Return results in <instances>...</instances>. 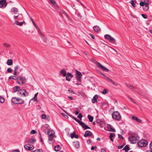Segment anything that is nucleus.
Segmentation results:
<instances>
[{"mask_svg": "<svg viewBox=\"0 0 152 152\" xmlns=\"http://www.w3.org/2000/svg\"><path fill=\"white\" fill-rule=\"evenodd\" d=\"M11 101L12 103L17 104H22L24 103V101L22 99L16 97L12 98Z\"/></svg>", "mask_w": 152, "mask_h": 152, "instance_id": "1", "label": "nucleus"}, {"mask_svg": "<svg viewBox=\"0 0 152 152\" xmlns=\"http://www.w3.org/2000/svg\"><path fill=\"white\" fill-rule=\"evenodd\" d=\"M104 37L105 38L108 39L111 43L114 45H116L117 44V43L115 39L112 37L109 34H105L104 35Z\"/></svg>", "mask_w": 152, "mask_h": 152, "instance_id": "2", "label": "nucleus"}, {"mask_svg": "<svg viewBox=\"0 0 152 152\" xmlns=\"http://www.w3.org/2000/svg\"><path fill=\"white\" fill-rule=\"evenodd\" d=\"M17 82L18 84L20 85H22L26 82V79L25 77L22 76H19L16 78Z\"/></svg>", "mask_w": 152, "mask_h": 152, "instance_id": "3", "label": "nucleus"}, {"mask_svg": "<svg viewBox=\"0 0 152 152\" xmlns=\"http://www.w3.org/2000/svg\"><path fill=\"white\" fill-rule=\"evenodd\" d=\"M112 117L113 118L117 121H119L121 119V116L118 111L113 112L112 114Z\"/></svg>", "mask_w": 152, "mask_h": 152, "instance_id": "4", "label": "nucleus"}, {"mask_svg": "<svg viewBox=\"0 0 152 152\" xmlns=\"http://www.w3.org/2000/svg\"><path fill=\"white\" fill-rule=\"evenodd\" d=\"M129 139L131 143L134 144L138 141L139 137L132 135L129 137Z\"/></svg>", "mask_w": 152, "mask_h": 152, "instance_id": "5", "label": "nucleus"}, {"mask_svg": "<svg viewBox=\"0 0 152 152\" xmlns=\"http://www.w3.org/2000/svg\"><path fill=\"white\" fill-rule=\"evenodd\" d=\"M137 144L140 147H145L148 145V141L145 140H142L138 142Z\"/></svg>", "mask_w": 152, "mask_h": 152, "instance_id": "6", "label": "nucleus"}, {"mask_svg": "<svg viewBox=\"0 0 152 152\" xmlns=\"http://www.w3.org/2000/svg\"><path fill=\"white\" fill-rule=\"evenodd\" d=\"M45 131H48L47 134L48 136L49 140L52 141L53 139V138L54 136V132H50V131H49L48 129H45Z\"/></svg>", "mask_w": 152, "mask_h": 152, "instance_id": "7", "label": "nucleus"}, {"mask_svg": "<svg viewBox=\"0 0 152 152\" xmlns=\"http://www.w3.org/2000/svg\"><path fill=\"white\" fill-rule=\"evenodd\" d=\"M18 94L20 96H23L26 97L28 95V92L26 90L23 89H20Z\"/></svg>", "mask_w": 152, "mask_h": 152, "instance_id": "8", "label": "nucleus"}, {"mask_svg": "<svg viewBox=\"0 0 152 152\" xmlns=\"http://www.w3.org/2000/svg\"><path fill=\"white\" fill-rule=\"evenodd\" d=\"M96 65L98 67L106 72H107L109 71V70L108 69L104 67L100 63L98 62H96Z\"/></svg>", "mask_w": 152, "mask_h": 152, "instance_id": "9", "label": "nucleus"}, {"mask_svg": "<svg viewBox=\"0 0 152 152\" xmlns=\"http://www.w3.org/2000/svg\"><path fill=\"white\" fill-rule=\"evenodd\" d=\"M14 19L15 21H20L22 20L23 19V15L21 14H19L18 15L14 16Z\"/></svg>", "mask_w": 152, "mask_h": 152, "instance_id": "10", "label": "nucleus"}, {"mask_svg": "<svg viewBox=\"0 0 152 152\" xmlns=\"http://www.w3.org/2000/svg\"><path fill=\"white\" fill-rule=\"evenodd\" d=\"M79 124L85 130H86L87 129H91L90 127L86 125L82 121H81Z\"/></svg>", "mask_w": 152, "mask_h": 152, "instance_id": "11", "label": "nucleus"}, {"mask_svg": "<svg viewBox=\"0 0 152 152\" xmlns=\"http://www.w3.org/2000/svg\"><path fill=\"white\" fill-rule=\"evenodd\" d=\"M7 5L6 0H0V7H5Z\"/></svg>", "mask_w": 152, "mask_h": 152, "instance_id": "12", "label": "nucleus"}, {"mask_svg": "<svg viewBox=\"0 0 152 152\" xmlns=\"http://www.w3.org/2000/svg\"><path fill=\"white\" fill-rule=\"evenodd\" d=\"M66 80L68 81H69L73 77L72 74L69 72L67 73V75L66 74Z\"/></svg>", "mask_w": 152, "mask_h": 152, "instance_id": "13", "label": "nucleus"}, {"mask_svg": "<svg viewBox=\"0 0 152 152\" xmlns=\"http://www.w3.org/2000/svg\"><path fill=\"white\" fill-rule=\"evenodd\" d=\"M24 148L27 150L31 151L33 149L34 147L32 145L30 144H27L24 146Z\"/></svg>", "mask_w": 152, "mask_h": 152, "instance_id": "14", "label": "nucleus"}, {"mask_svg": "<svg viewBox=\"0 0 152 152\" xmlns=\"http://www.w3.org/2000/svg\"><path fill=\"white\" fill-rule=\"evenodd\" d=\"M92 133L91 132L89 131H86L84 135V136L86 137L88 136H92Z\"/></svg>", "mask_w": 152, "mask_h": 152, "instance_id": "15", "label": "nucleus"}, {"mask_svg": "<svg viewBox=\"0 0 152 152\" xmlns=\"http://www.w3.org/2000/svg\"><path fill=\"white\" fill-rule=\"evenodd\" d=\"M19 21H15L14 22V24H16V25L21 26L23 25V24H26V23L24 21H23L22 22H20Z\"/></svg>", "mask_w": 152, "mask_h": 152, "instance_id": "16", "label": "nucleus"}, {"mask_svg": "<svg viewBox=\"0 0 152 152\" xmlns=\"http://www.w3.org/2000/svg\"><path fill=\"white\" fill-rule=\"evenodd\" d=\"M93 28L94 29V31L96 32H98L100 31V28L98 26H94L93 27Z\"/></svg>", "mask_w": 152, "mask_h": 152, "instance_id": "17", "label": "nucleus"}, {"mask_svg": "<svg viewBox=\"0 0 152 152\" xmlns=\"http://www.w3.org/2000/svg\"><path fill=\"white\" fill-rule=\"evenodd\" d=\"M11 11L14 14H16L18 12V9L15 7H12L11 9Z\"/></svg>", "mask_w": 152, "mask_h": 152, "instance_id": "18", "label": "nucleus"}, {"mask_svg": "<svg viewBox=\"0 0 152 152\" xmlns=\"http://www.w3.org/2000/svg\"><path fill=\"white\" fill-rule=\"evenodd\" d=\"M132 119L133 120H135L137 122L141 123V121L140 119L134 116H132Z\"/></svg>", "mask_w": 152, "mask_h": 152, "instance_id": "19", "label": "nucleus"}, {"mask_svg": "<svg viewBox=\"0 0 152 152\" xmlns=\"http://www.w3.org/2000/svg\"><path fill=\"white\" fill-rule=\"evenodd\" d=\"M60 74L62 75V76L64 77L66 75V71L64 69H63L60 71Z\"/></svg>", "mask_w": 152, "mask_h": 152, "instance_id": "20", "label": "nucleus"}, {"mask_svg": "<svg viewBox=\"0 0 152 152\" xmlns=\"http://www.w3.org/2000/svg\"><path fill=\"white\" fill-rule=\"evenodd\" d=\"M98 97V96L97 95H95L94 96L93 98L92 99V102L93 103H94L97 102V99Z\"/></svg>", "mask_w": 152, "mask_h": 152, "instance_id": "21", "label": "nucleus"}, {"mask_svg": "<svg viewBox=\"0 0 152 152\" xmlns=\"http://www.w3.org/2000/svg\"><path fill=\"white\" fill-rule=\"evenodd\" d=\"M20 88L18 86H15L13 87V89L14 92H19V91L20 90Z\"/></svg>", "mask_w": 152, "mask_h": 152, "instance_id": "22", "label": "nucleus"}, {"mask_svg": "<svg viewBox=\"0 0 152 152\" xmlns=\"http://www.w3.org/2000/svg\"><path fill=\"white\" fill-rule=\"evenodd\" d=\"M68 115H69L70 116L72 117V118L75 120L79 124H80V122L81 121L79 120L78 119H77L76 117L73 116L72 115H70L67 113H66Z\"/></svg>", "mask_w": 152, "mask_h": 152, "instance_id": "23", "label": "nucleus"}, {"mask_svg": "<svg viewBox=\"0 0 152 152\" xmlns=\"http://www.w3.org/2000/svg\"><path fill=\"white\" fill-rule=\"evenodd\" d=\"M74 145L75 147L76 148H78L79 147V142L78 141H75L74 142Z\"/></svg>", "mask_w": 152, "mask_h": 152, "instance_id": "24", "label": "nucleus"}, {"mask_svg": "<svg viewBox=\"0 0 152 152\" xmlns=\"http://www.w3.org/2000/svg\"><path fill=\"white\" fill-rule=\"evenodd\" d=\"M13 61L12 59H9L7 62V65L9 66H11L13 64Z\"/></svg>", "mask_w": 152, "mask_h": 152, "instance_id": "25", "label": "nucleus"}, {"mask_svg": "<svg viewBox=\"0 0 152 152\" xmlns=\"http://www.w3.org/2000/svg\"><path fill=\"white\" fill-rule=\"evenodd\" d=\"M42 118L43 119H45L47 120L48 121H49L50 119V118L49 117H47L46 116L45 114H42Z\"/></svg>", "mask_w": 152, "mask_h": 152, "instance_id": "26", "label": "nucleus"}, {"mask_svg": "<svg viewBox=\"0 0 152 152\" xmlns=\"http://www.w3.org/2000/svg\"><path fill=\"white\" fill-rule=\"evenodd\" d=\"M145 7H144L143 8V10L145 11H147L149 8V4H145Z\"/></svg>", "mask_w": 152, "mask_h": 152, "instance_id": "27", "label": "nucleus"}, {"mask_svg": "<svg viewBox=\"0 0 152 152\" xmlns=\"http://www.w3.org/2000/svg\"><path fill=\"white\" fill-rule=\"evenodd\" d=\"M126 85L128 87L132 90H134V86L131 85L127 83H125Z\"/></svg>", "mask_w": 152, "mask_h": 152, "instance_id": "28", "label": "nucleus"}, {"mask_svg": "<svg viewBox=\"0 0 152 152\" xmlns=\"http://www.w3.org/2000/svg\"><path fill=\"white\" fill-rule=\"evenodd\" d=\"M36 141V140L34 139H29L28 141V143H34Z\"/></svg>", "mask_w": 152, "mask_h": 152, "instance_id": "29", "label": "nucleus"}, {"mask_svg": "<svg viewBox=\"0 0 152 152\" xmlns=\"http://www.w3.org/2000/svg\"><path fill=\"white\" fill-rule=\"evenodd\" d=\"M108 128H109V131H110L113 132H115V129H114L112 127V126H111L110 125H109V126L108 127Z\"/></svg>", "mask_w": 152, "mask_h": 152, "instance_id": "30", "label": "nucleus"}, {"mask_svg": "<svg viewBox=\"0 0 152 152\" xmlns=\"http://www.w3.org/2000/svg\"><path fill=\"white\" fill-rule=\"evenodd\" d=\"M42 39V40L45 42H46L47 38L42 33H41Z\"/></svg>", "mask_w": 152, "mask_h": 152, "instance_id": "31", "label": "nucleus"}, {"mask_svg": "<svg viewBox=\"0 0 152 152\" xmlns=\"http://www.w3.org/2000/svg\"><path fill=\"white\" fill-rule=\"evenodd\" d=\"M61 149V147L60 145H57L54 148V150L56 151H59Z\"/></svg>", "mask_w": 152, "mask_h": 152, "instance_id": "32", "label": "nucleus"}, {"mask_svg": "<svg viewBox=\"0 0 152 152\" xmlns=\"http://www.w3.org/2000/svg\"><path fill=\"white\" fill-rule=\"evenodd\" d=\"M88 118L89 121L90 122H92L93 119L94 117H93L91 116V115H88Z\"/></svg>", "mask_w": 152, "mask_h": 152, "instance_id": "33", "label": "nucleus"}, {"mask_svg": "<svg viewBox=\"0 0 152 152\" xmlns=\"http://www.w3.org/2000/svg\"><path fill=\"white\" fill-rule=\"evenodd\" d=\"M129 148L128 145H126L123 149V150H124L126 152H128L129 150Z\"/></svg>", "mask_w": 152, "mask_h": 152, "instance_id": "34", "label": "nucleus"}, {"mask_svg": "<svg viewBox=\"0 0 152 152\" xmlns=\"http://www.w3.org/2000/svg\"><path fill=\"white\" fill-rule=\"evenodd\" d=\"M75 71L76 72V76H82V74L80 72L78 71L76 69L75 70Z\"/></svg>", "mask_w": 152, "mask_h": 152, "instance_id": "35", "label": "nucleus"}, {"mask_svg": "<svg viewBox=\"0 0 152 152\" xmlns=\"http://www.w3.org/2000/svg\"><path fill=\"white\" fill-rule=\"evenodd\" d=\"M115 135V134L114 133H111L110 134V139L111 140V141H113V137Z\"/></svg>", "mask_w": 152, "mask_h": 152, "instance_id": "36", "label": "nucleus"}, {"mask_svg": "<svg viewBox=\"0 0 152 152\" xmlns=\"http://www.w3.org/2000/svg\"><path fill=\"white\" fill-rule=\"evenodd\" d=\"M50 1L52 4H53L54 6L56 7H58V5L56 1L54 0H50Z\"/></svg>", "mask_w": 152, "mask_h": 152, "instance_id": "37", "label": "nucleus"}, {"mask_svg": "<svg viewBox=\"0 0 152 152\" xmlns=\"http://www.w3.org/2000/svg\"><path fill=\"white\" fill-rule=\"evenodd\" d=\"M130 3L134 7H136V5L134 4V1L133 0H131L130 1Z\"/></svg>", "mask_w": 152, "mask_h": 152, "instance_id": "38", "label": "nucleus"}, {"mask_svg": "<svg viewBox=\"0 0 152 152\" xmlns=\"http://www.w3.org/2000/svg\"><path fill=\"white\" fill-rule=\"evenodd\" d=\"M76 79L77 80L79 81H81V77L82 76H76Z\"/></svg>", "mask_w": 152, "mask_h": 152, "instance_id": "39", "label": "nucleus"}, {"mask_svg": "<svg viewBox=\"0 0 152 152\" xmlns=\"http://www.w3.org/2000/svg\"><path fill=\"white\" fill-rule=\"evenodd\" d=\"M3 45L7 48H9L10 47V45L8 43H3Z\"/></svg>", "mask_w": 152, "mask_h": 152, "instance_id": "40", "label": "nucleus"}, {"mask_svg": "<svg viewBox=\"0 0 152 152\" xmlns=\"http://www.w3.org/2000/svg\"><path fill=\"white\" fill-rule=\"evenodd\" d=\"M7 71L8 73H11L12 72V69L11 68H9L7 69Z\"/></svg>", "mask_w": 152, "mask_h": 152, "instance_id": "41", "label": "nucleus"}, {"mask_svg": "<svg viewBox=\"0 0 152 152\" xmlns=\"http://www.w3.org/2000/svg\"><path fill=\"white\" fill-rule=\"evenodd\" d=\"M16 78H17L15 76H11L9 77V79H13L14 80H16Z\"/></svg>", "mask_w": 152, "mask_h": 152, "instance_id": "42", "label": "nucleus"}, {"mask_svg": "<svg viewBox=\"0 0 152 152\" xmlns=\"http://www.w3.org/2000/svg\"><path fill=\"white\" fill-rule=\"evenodd\" d=\"M75 132L74 131L73 133L70 134L71 137L72 138H74V135H75Z\"/></svg>", "mask_w": 152, "mask_h": 152, "instance_id": "43", "label": "nucleus"}, {"mask_svg": "<svg viewBox=\"0 0 152 152\" xmlns=\"http://www.w3.org/2000/svg\"><path fill=\"white\" fill-rule=\"evenodd\" d=\"M108 93L107 91L105 89L103 90V91L102 92V93L103 94H105Z\"/></svg>", "mask_w": 152, "mask_h": 152, "instance_id": "44", "label": "nucleus"}, {"mask_svg": "<svg viewBox=\"0 0 152 152\" xmlns=\"http://www.w3.org/2000/svg\"><path fill=\"white\" fill-rule=\"evenodd\" d=\"M4 102V99L3 98L1 97L0 98V102L1 103H3V102Z\"/></svg>", "mask_w": 152, "mask_h": 152, "instance_id": "45", "label": "nucleus"}, {"mask_svg": "<svg viewBox=\"0 0 152 152\" xmlns=\"http://www.w3.org/2000/svg\"><path fill=\"white\" fill-rule=\"evenodd\" d=\"M19 67L20 66L18 65L15 66L14 67V71H17V70Z\"/></svg>", "mask_w": 152, "mask_h": 152, "instance_id": "46", "label": "nucleus"}, {"mask_svg": "<svg viewBox=\"0 0 152 152\" xmlns=\"http://www.w3.org/2000/svg\"><path fill=\"white\" fill-rule=\"evenodd\" d=\"M31 100H32L34 101H36L37 102H38V100H37V98H36L35 97H34L32 99H31Z\"/></svg>", "mask_w": 152, "mask_h": 152, "instance_id": "47", "label": "nucleus"}, {"mask_svg": "<svg viewBox=\"0 0 152 152\" xmlns=\"http://www.w3.org/2000/svg\"><path fill=\"white\" fill-rule=\"evenodd\" d=\"M83 116L81 113H80L79 115L77 116V118H79L81 120H82V118Z\"/></svg>", "mask_w": 152, "mask_h": 152, "instance_id": "48", "label": "nucleus"}, {"mask_svg": "<svg viewBox=\"0 0 152 152\" xmlns=\"http://www.w3.org/2000/svg\"><path fill=\"white\" fill-rule=\"evenodd\" d=\"M150 0H144V2L145 4H149Z\"/></svg>", "mask_w": 152, "mask_h": 152, "instance_id": "49", "label": "nucleus"}, {"mask_svg": "<svg viewBox=\"0 0 152 152\" xmlns=\"http://www.w3.org/2000/svg\"><path fill=\"white\" fill-rule=\"evenodd\" d=\"M36 131L34 130H33L31 131V134H35L36 133Z\"/></svg>", "mask_w": 152, "mask_h": 152, "instance_id": "50", "label": "nucleus"}, {"mask_svg": "<svg viewBox=\"0 0 152 152\" xmlns=\"http://www.w3.org/2000/svg\"><path fill=\"white\" fill-rule=\"evenodd\" d=\"M145 4V3L144 1H141L140 3V6H143Z\"/></svg>", "mask_w": 152, "mask_h": 152, "instance_id": "51", "label": "nucleus"}, {"mask_svg": "<svg viewBox=\"0 0 152 152\" xmlns=\"http://www.w3.org/2000/svg\"><path fill=\"white\" fill-rule=\"evenodd\" d=\"M141 15L142 17L144 19H146L147 18V16L146 15L144 14H141Z\"/></svg>", "mask_w": 152, "mask_h": 152, "instance_id": "52", "label": "nucleus"}, {"mask_svg": "<svg viewBox=\"0 0 152 152\" xmlns=\"http://www.w3.org/2000/svg\"><path fill=\"white\" fill-rule=\"evenodd\" d=\"M36 152H43V151L41 149H38L35 150Z\"/></svg>", "mask_w": 152, "mask_h": 152, "instance_id": "53", "label": "nucleus"}, {"mask_svg": "<svg viewBox=\"0 0 152 152\" xmlns=\"http://www.w3.org/2000/svg\"><path fill=\"white\" fill-rule=\"evenodd\" d=\"M68 91L70 92L71 93L73 94H75V93L74 92V91L72 90H71L70 89H69L68 90Z\"/></svg>", "mask_w": 152, "mask_h": 152, "instance_id": "54", "label": "nucleus"}, {"mask_svg": "<svg viewBox=\"0 0 152 152\" xmlns=\"http://www.w3.org/2000/svg\"><path fill=\"white\" fill-rule=\"evenodd\" d=\"M128 98L131 100V101L134 103H136V102L134 101V99H132L131 97H128Z\"/></svg>", "mask_w": 152, "mask_h": 152, "instance_id": "55", "label": "nucleus"}, {"mask_svg": "<svg viewBox=\"0 0 152 152\" xmlns=\"http://www.w3.org/2000/svg\"><path fill=\"white\" fill-rule=\"evenodd\" d=\"M45 126L46 127V128H47L45 129H48L49 131H50V129L48 128L49 127V126L47 124H45Z\"/></svg>", "mask_w": 152, "mask_h": 152, "instance_id": "56", "label": "nucleus"}, {"mask_svg": "<svg viewBox=\"0 0 152 152\" xmlns=\"http://www.w3.org/2000/svg\"><path fill=\"white\" fill-rule=\"evenodd\" d=\"M96 121L98 123H100V125H101V124H102V123H103V122H102L99 119H97Z\"/></svg>", "mask_w": 152, "mask_h": 152, "instance_id": "57", "label": "nucleus"}, {"mask_svg": "<svg viewBox=\"0 0 152 152\" xmlns=\"http://www.w3.org/2000/svg\"><path fill=\"white\" fill-rule=\"evenodd\" d=\"M150 148L151 150L152 151V142L150 143Z\"/></svg>", "mask_w": 152, "mask_h": 152, "instance_id": "58", "label": "nucleus"}, {"mask_svg": "<svg viewBox=\"0 0 152 152\" xmlns=\"http://www.w3.org/2000/svg\"><path fill=\"white\" fill-rule=\"evenodd\" d=\"M63 13L64 15H65L66 16H67L68 18H69V16H68V15L67 14V13L66 12H63Z\"/></svg>", "mask_w": 152, "mask_h": 152, "instance_id": "59", "label": "nucleus"}, {"mask_svg": "<svg viewBox=\"0 0 152 152\" xmlns=\"http://www.w3.org/2000/svg\"><path fill=\"white\" fill-rule=\"evenodd\" d=\"M123 147H124V146L123 145L118 146V149H121Z\"/></svg>", "mask_w": 152, "mask_h": 152, "instance_id": "60", "label": "nucleus"}, {"mask_svg": "<svg viewBox=\"0 0 152 152\" xmlns=\"http://www.w3.org/2000/svg\"><path fill=\"white\" fill-rule=\"evenodd\" d=\"M96 148H97V147L96 146H95L94 147L92 146L91 148V150H94L95 149H96Z\"/></svg>", "mask_w": 152, "mask_h": 152, "instance_id": "61", "label": "nucleus"}, {"mask_svg": "<svg viewBox=\"0 0 152 152\" xmlns=\"http://www.w3.org/2000/svg\"><path fill=\"white\" fill-rule=\"evenodd\" d=\"M118 136L119 138H121V139H123L124 138L122 137V136L120 134H118Z\"/></svg>", "mask_w": 152, "mask_h": 152, "instance_id": "62", "label": "nucleus"}, {"mask_svg": "<svg viewBox=\"0 0 152 152\" xmlns=\"http://www.w3.org/2000/svg\"><path fill=\"white\" fill-rule=\"evenodd\" d=\"M91 36V37L93 39H95V37L93 35V34H90Z\"/></svg>", "mask_w": 152, "mask_h": 152, "instance_id": "63", "label": "nucleus"}, {"mask_svg": "<svg viewBox=\"0 0 152 152\" xmlns=\"http://www.w3.org/2000/svg\"><path fill=\"white\" fill-rule=\"evenodd\" d=\"M101 152H106V150L104 148H102L101 150Z\"/></svg>", "mask_w": 152, "mask_h": 152, "instance_id": "64", "label": "nucleus"}]
</instances>
